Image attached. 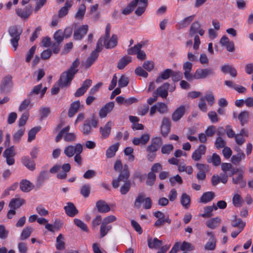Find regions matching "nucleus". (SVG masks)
Masks as SVG:
<instances>
[{"instance_id": "nucleus-1", "label": "nucleus", "mask_w": 253, "mask_h": 253, "mask_svg": "<svg viewBox=\"0 0 253 253\" xmlns=\"http://www.w3.org/2000/svg\"><path fill=\"white\" fill-rule=\"evenodd\" d=\"M98 123V117L93 114L90 118L87 119L82 127V131L85 135L90 134L92 127H96Z\"/></svg>"}, {"instance_id": "nucleus-2", "label": "nucleus", "mask_w": 253, "mask_h": 253, "mask_svg": "<svg viewBox=\"0 0 253 253\" xmlns=\"http://www.w3.org/2000/svg\"><path fill=\"white\" fill-rule=\"evenodd\" d=\"M102 43V38H100L97 41L95 49L93 51H92L90 56L88 57L84 64V66L86 68H89L97 59L98 56V53L100 52L103 48Z\"/></svg>"}, {"instance_id": "nucleus-3", "label": "nucleus", "mask_w": 253, "mask_h": 253, "mask_svg": "<svg viewBox=\"0 0 253 253\" xmlns=\"http://www.w3.org/2000/svg\"><path fill=\"white\" fill-rule=\"evenodd\" d=\"M8 32L12 38L10 40V42L14 47V50H16L18 45V41L22 32V30L20 27L13 26L9 29Z\"/></svg>"}, {"instance_id": "nucleus-4", "label": "nucleus", "mask_w": 253, "mask_h": 253, "mask_svg": "<svg viewBox=\"0 0 253 253\" xmlns=\"http://www.w3.org/2000/svg\"><path fill=\"white\" fill-rule=\"evenodd\" d=\"M129 172L128 170V167L127 165H125L123 170L119 175L117 179H113L112 181V186L114 188H117L119 186V183L121 181L126 182L129 181L128 179L129 177Z\"/></svg>"}, {"instance_id": "nucleus-5", "label": "nucleus", "mask_w": 253, "mask_h": 253, "mask_svg": "<svg viewBox=\"0 0 253 253\" xmlns=\"http://www.w3.org/2000/svg\"><path fill=\"white\" fill-rule=\"evenodd\" d=\"M74 76V74L68 70L62 73L58 82L59 86L62 87L70 84Z\"/></svg>"}, {"instance_id": "nucleus-6", "label": "nucleus", "mask_w": 253, "mask_h": 253, "mask_svg": "<svg viewBox=\"0 0 253 253\" xmlns=\"http://www.w3.org/2000/svg\"><path fill=\"white\" fill-rule=\"evenodd\" d=\"M80 152H83V146L80 143H77L75 146L68 145L65 148L64 150L65 155L69 158L73 157L75 154Z\"/></svg>"}, {"instance_id": "nucleus-7", "label": "nucleus", "mask_w": 253, "mask_h": 253, "mask_svg": "<svg viewBox=\"0 0 253 253\" xmlns=\"http://www.w3.org/2000/svg\"><path fill=\"white\" fill-rule=\"evenodd\" d=\"M213 74V70L210 68H207L205 69H198L196 70L194 74L193 75V80L205 79L208 76H211Z\"/></svg>"}, {"instance_id": "nucleus-8", "label": "nucleus", "mask_w": 253, "mask_h": 253, "mask_svg": "<svg viewBox=\"0 0 253 253\" xmlns=\"http://www.w3.org/2000/svg\"><path fill=\"white\" fill-rule=\"evenodd\" d=\"M169 87V84L168 83H165L154 91L153 94L156 95L157 97L160 96L163 98H166L168 95V90Z\"/></svg>"}, {"instance_id": "nucleus-9", "label": "nucleus", "mask_w": 253, "mask_h": 253, "mask_svg": "<svg viewBox=\"0 0 253 253\" xmlns=\"http://www.w3.org/2000/svg\"><path fill=\"white\" fill-rule=\"evenodd\" d=\"M207 234L210 238L208 242L205 245L204 248L207 251H213L216 248L215 237L212 232L211 231H208Z\"/></svg>"}, {"instance_id": "nucleus-10", "label": "nucleus", "mask_w": 253, "mask_h": 253, "mask_svg": "<svg viewBox=\"0 0 253 253\" xmlns=\"http://www.w3.org/2000/svg\"><path fill=\"white\" fill-rule=\"evenodd\" d=\"M102 38L104 45L106 48L111 49L117 46L118 43V37L116 35H113L111 38L108 40V38Z\"/></svg>"}, {"instance_id": "nucleus-11", "label": "nucleus", "mask_w": 253, "mask_h": 253, "mask_svg": "<svg viewBox=\"0 0 253 253\" xmlns=\"http://www.w3.org/2000/svg\"><path fill=\"white\" fill-rule=\"evenodd\" d=\"M88 31L87 25H83L74 31V38L76 40H80L86 35Z\"/></svg>"}, {"instance_id": "nucleus-12", "label": "nucleus", "mask_w": 253, "mask_h": 253, "mask_svg": "<svg viewBox=\"0 0 253 253\" xmlns=\"http://www.w3.org/2000/svg\"><path fill=\"white\" fill-rule=\"evenodd\" d=\"M192 65V64L189 62H186L183 65V69L184 71V77L189 81H191L193 80V75L191 73Z\"/></svg>"}, {"instance_id": "nucleus-13", "label": "nucleus", "mask_w": 253, "mask_h": 253, "mask_svg": "<svg viewBox=\"0 0 253 253\" xmlns=\"http://www.w3.org/2000/svg\"><path fill=\"white\" fill-rule=\"evenodd\" d=\"M206 147L204 145H200L198 148L196 149L192 154V158L195 161L200 160L202 155H205Z\"/></svg>"}, {"instance_id": "nucleus-14", "label": "nucleus", "mask_w": 253, "mask_h": 253, "mask_svg": "<svg viewBox=\"0 0 253 253\" xmlns=\"http://www.w3.org/2000/svg\"><path fill=\"white\" fill-rule=\"evenodd\" d=\"M19 186L20 190L24 192H29L35 188V185L27 179L22 180L19 183Z\"/></svg>"}, {"instance_id": "nucleus-15", "label": "nucleus", "mask_w": 253, "mask_h": 253, "mask_svg": "<svg viewBox=\"0 0 253 253\" xmlns=\"http://www.w3.org/2000/svg\"><path fill=\"white\" fill-rule=\"evenodd\" d=\"M161 133L163 136L166 137L170 132V121L168 118L163 119L161 126Z\"/></svg>"}, {"instance_id": "nucleus-16", "label": "nucleus", "mask_w": 253, "mask_h": 253, "mask_svg": "<svg viewBox=\"0 0 253 253\" xmlns=\"http://www.w3.org/2000/svg\"><path fill=\"white\" fill-rule=\"evenodd\" d=\"M96 207L98 211L100 213H106L109 212L111 209L107 203L104 200H99L96 203Z\"/></svg>"}, {"instance_id": "nucleus-17", "label": "nucleus", "mask_w": 253, "mask_h": 253, "mask_svg": "<svg viewBox=\"0 0 253 253\" xmlns=\"http://www.w3.org/2000/svg\"><path fill=\"white\" fill-rule=\"evenodd\" d=\"M66 213L70 217H73L78 213L79 211L73 203L69 202L67 205L64 207Z\"/></svg>"}, {"instance_id": "nucleus-18", "label": "nucleus", "mask_w": 253, "mask_h": 253, "mask_svg": "<svg viewBox=\"0 0 253 253\" xmlns=\"http://www.w3.org/2000/svg\"><path fill=\"white\" fill-rule=\"evenodd\" d=\"M150 139V135L148 134H144L140 137H134L132 139V143L135 145L139 144L145 145Z\"/></svg>"}, {"instance_id": "nucleus-19", "label": "nucleus", "mask_w": 253, "mask_h": 253, "mask_svg": "<svg viewBox=\"0 0 253 253\" xmlns=\"http://www.w3.org/2000/svg\"><path fill=\"white\" fill-rule=\"evenodd\" d=\"M25 203V200L19 197L13 198L9 203V207L11 209L16 210L20 208Z\"/></svg>"}, {"instance_id": "nucleus-20", "label": "nucleus", "mask_w": 253, "mask_h": 253, "mask_svg": "<svg viewBox=\"0 0 253 253\" xmlns=\"http://www.w3.org/2000/svg\"><path fill=\"white\" fill-rule=\"evenodd\" d=\"M112 123L111 121L107 122L104 127H100V132L102 137L107 138L110 135L111 130Z\"/></svg>"}, {"instance_id": "nucleus-21", "label": "nucleus", "mask_w": 253, "mask_h": 253, "mask_svg": "<svg viewBox=\"0 0 253 253\" xmlns=\"http://www.w3.org/2000/svg\"><path fill=\"white\" fill-rule=\"evenodd\" d=\"M234 217L231 221V226L233 227H237L238 229H240V230H243L246 226V222L243 221L242 219L237 218L236 215H234Z\"/></svg>"}, {"instance_id": "nucleus-22", "label": "nucleus", "mask_w": 253, "mask_h": 253, "mask_svg": "<svg viewBox=\"0 0 253 253\" xmlns=\"http://www.w3.org/2000/svg\"><path fill=\"white\" fill-rule=\"evenodd\" d=\"M72 4L73 1L72 0H66L65 5L59 10L58 17L61 18L67 15Z\"/></svg>"}, {"instance_id": "nucleus-23", "label": "nucleus", "mask_w": 253, "mask_h": 253, "mask_svg": "<svg viewBox=\"0 0 253 253\" xmlns=\"http://www.w3.org/2000/svg\"><path fill=\"white\" fill-rule=\"evenodd\" d=\"M163 244V242L161 240L155 238L153 239L152 238L148 239V246L150 249H158Z\"/></svg>"}, {"instance_id": "nucleus-24", "label": "nucleus", "mask_w": 253, "mask_h": 253, "mask_svg": "<svg viewBox=\"0 0 253 253\" xmlns=\"http://www.w3.org/2000/svg\"><path fill=\"white\" fill-rule=\"evenodd\" d=\"M119 147V143H117L110 146L106 151V156L107 158H111L114 157L116 152L118 150Z\"/></svg>"}, {"instance_id": "nucleus-25", "label": "nucleus", "mask_w": 253, "mask_h": 253, "mask_svg": "<svg viewBox=\"0 0 253 253\" xmlns=\"http://www.w3.org/2000/svg\"><path fill=\"white\" fill-rule=\"evenodd\" d=\"M21 162L28 169L34 170L35 169V163L30 159L29 157L23 156L21 158Z\"/></svg>"}, {"instance_id": "nucleus-26", "label": "nucleus", "mask_w": 253, "mask_h": 253, "mask_svg": "<svg viewBox=\"0 0 253 253\" xmlns=\"http://www.w3.org/2000/svg\"><path fill=\"white\" fill-rule=\"evenodd\" d=\"M139 6L135 11L137 16H140L144 12L148 5V0H139Z\"/></svg>"}, {"instance_id": "nucleus-27", "label": "nucleus", "mask_w": 253, "mask_h": 253, "mask_svg": "<svg viewBox=\"0 0 253 253\" xmlns=\"http://www.w3.org/2000/svg\"><path fill=\"white\" fill-rule=\"evenodd\" d=\"M215 197V194L213 192H207L202 195L200 198V202L207 203L211 201Z\"/></svg>"}, {"instance_id": "nucleus-28", "label": "nucleus", "mask_w": 253, "mask_h": 253, "mask_svg": "<svg viewBox=\"0 0 253 253\" xmlns=\"http://www.w3.org/2000/svg\"><path fill=\"white\" fill-rule=\"evenodd\" d=\"M217 210V207L213 204L212 206L206 207L204 209V213L201 214V216L205 218H209L212 216L213 210Z\"/></svg>"}, {"instance_id": "nucleus-29", "label": "nucleus", "mask_w": 253, "mask_h": 253, "mask_svg": "<svg viewBox=\"0 0 253 253\" xmlns=\"http://www.w3.org/2000/svg\"><path fill=\"white\" fill-rule=\"evenodd\" d=\"M172 71L171 69H167L162 72L159 77H158L156 80L157 83H160L163 80H167L172 74Z\"/></svg>"}, {"instance_id": "nucleus-30", "label": "nucleus", "mask_w": 253, "mask_h": 253, "mask_svg": "<svg viewBox=\"0 0 253 253\" xmlns=\"http://www.w3.org/2000/svg\"><path fill=\"white\" fill-rule=\"evenodd\" d=\"M139 0H134L131 1L126 7L122 10V13L125 15H127L130 13L136 6Z\"/></svg>"}, {"instance_id": "nucleus-31", "label": "nucleus", "mask_w": 253, "mask_h": 253, "mask_svg": "<svg viewBox=\"0 0 253 253\" xmlns=\"http://www.w3.org/2000/svg\"><path fill=\"white\" fill-rule=\"evenodd\" d=\"M131 61V57L128 56H125L122 57L118 63L117 67L119 69H124L129 63Z\"/></svg>"}, {"instance_id": "nucleus-32", "label": "nucleus", "mask_w": 253, "mask_h": 253, "mask_svg": "<svg viewBox=\"0 0 253 253\" xmlns=\"http://www.w3.org/2000/svg\"><path fill=\"white\" fill-rule=\"evenodd\" d=\"M221 222V219L218 217L213 218L206 222L207 226L211 229H215Z\"/></svg>"}, {"instance_id": "nucleus-33", "label": "nucleus", "mask_w": 253, "mask_h": 253, "mask_svg": "<svg viewBox=\"0 0 253 253\" xmlns=\"http://www.w3.org/2000/svg\"><path fill=\"white\" fill-rule=\"evenodd\" d=\"M190 197L186 193H183L180 198L181 205L186 209H188L190 205Z\"/></svg>"}, {"instance_id": "nucleus-34", "label": "nucleus", "mask_w": 253, "mask_h": 253, "mask_svg": "<svg viewBox=\"0 0 253 253\" xmlns=\"http://www.w3.org/2000/svg\"><path fill=\"white\" fill-rule=\"evenodd\" d=\"M111 229V225H107L102 222L100 228V238H102L105 237Z\"/></svg>"}, {"instance_id": "nucleus-35", "label": "nucleus", "mask_w": 253, "mask_h": 253, "mask_svg": "<svg viewBox=\"0 0 253 253\" xmlns=\"http://www.w3.org/2000/svg\"><path fill=\"white\" fill-rule=\"evenodd\" d=\"M207 161L209 163H212L214 166H218L221 164L220 157L216 153H213L211 157L208 158Z\"/></svg>"}, {"instance_id": "nucleus-36", "label": "nucleus", "mask_w": 253, "mask_h": 253, "mask_svg": "<svg viewBox=\"0 0 253 253\" xmlns=\"http://www.w3.org/2000/svg\"><path fill=\"white\" fill-rule=\"evenodd\" d=\"M33 230V229L31 227H27L24 228L20 235V240H24L28 239L30 236Z\"/></svg>"}, {"instance_id": "nucleus-37", "label": "nucleus", "mask_w": 253, "mask_h": 253, "mask_svg": "<svg viewBox=\"0 0 253 253\" xmlns=\"http://www.w3.org/2000/svg\"><path fill=\"white\" fill-rule=\"evenodd\" d=\"M41 129V126H38L34 127L30 129L28 132V142H31L35 138L36 134Z\"/></svg>"}, {"instance_id": "nucleus-38", "label": "nucleus", "mask_w": 253, "mask_h": 253, "mask_svg": "<svg viewBox=\"0 0 253 253\" xmlns=\"http://www.w3.org/2000/svg\"><path fill=\"white\" fill-rule=\"evenodd\" d=\"M17 14L22 18H27L31 14L30 9H17L16 10Z\"/></svg>"}, {"instance_id": "nucleus-39", "label": "nucleus", "mask_w": 253, "mask_h": 253, "mask_svg": "<svg viewBox=\"0 0 253 253\" xmlns=\"http://www.w3.org/2000/svg\"><path fill=\"white\" fill-rule=\"evenodd\" d=\"M145 198L144 194H139L135 199L134 203V207L137 209H139L141 207V204L144 203Z\"/></svg>"}, {"instance_id": "nucleus-40", "label": "nucleus", "mask_w": 253, "mask_h": 253, "mask_svg": "<svg viewBox=\"0 0 253 253\" xmlns=\"http://www.w3.org/2000/svg\"><path fill=\"white\" fill-rule=\"evenodd\" d=\"M201 27L200 23L198 21H195L193 22L190 29L189 36L192 37L194 34L198 33V31Z\"/></svg>"}, {"instance_id": "nucleus-41", "label": "nucleus", "mask_w": 253, "mask_h": 253, "mask_svg": "<svg viewBox=\"0 0 253 253\" xmlns=\"http://www.w3.org/2000/svg\"><path fill=\"white\" fill-rule=\"evenodd\" d=\"M246 156L244 153L237 154L231 157V162L234 165L238 164L242 160L245 159Z\"/></svg>"}, {"instance_id": "nucleus-42", "label": "nucleus", "mask_w": 253, "mask_h": 253, "mask_svg": "<svg viewBox=\"0 0 253 253\" xmlns=\"http://www.w3.org/2000/svg\"><path fill=\"white\" fill-rule=\"evenodd\" d=\"M86 7L84 4H82L80 5L77 12L75 14V18L78 19H83L85 12Z\"/></svg>"}, {"instance_id": "nucleus-43", "label": "nucleus", "mask_w": 253, "mask_h": 253, "mask_svg": "<svg viewBox=\"0 0 253 253\" xmlns=\"http://www.w3.org/2000/svg\"><path fill=\"white\" fill-rule=\"evenodd\" d=\"M63 236L60 234L56 238V248L58 250H62L65 248V242L63 241Z\"/></svg>"}, {"instance_id": "nucleus-44", "label": "nucleus", "mask_w": 253, "mask_h": 253, "mask_svg": "<svg viewBox=\"0 0 253 253\" xmlns=\"http://www.w3.org/2000/svg\"><path fill=\"white\" fill-rule=\"evenodd\" d=\"M168 109V106L164 103H157L153 106L150 111H166Z\"/></svg>"}, {"instance_id": "nucleus-45", "label": "nucleus", "mask_w": 253, "mask_h": 253, "mask_svg": "<svg viewBox=\"0 0 253 253\" xmlns=\"http://www.w3.org/2000/svg\"><path fill=\"white\" fill-rule=\"evenodd\" d=\"M249 118V114L248 112H241L238 116V118L240 121L241 125L243 126L245 124L248 122Z\"/></svg>"}, {"instance_id": "nucleus-46", "label": "nucleus", "mask_w": 253, "mask_h": 253, "mask_svg": "<svg viewBox=\"0 0 253 253\" xmlns=\"http://www.w3.org/2000/svg\"><path fill=\"white\" fill-rule=\"evenodd\" d=\"M74 222L75 224L77 227L80 228L83 231L86 232H87L88 231V229L86 224H85L81 220L78 219V218H75L74 219Z\"/></svg>"}, {"instance_id": "nucleus-47", "label": "nucleus", "mask_w": 253, "mask_h": 253, "mask_svg": "<svg viewBox=\"0 0 253 253\" xmlns=\"http://www.w3.org/2000/svg\"><path fill=\"white\" fill-rule=\"evenodd\" d=\"M178 170L179 172H186L188 174H192L193 168L191 166H186L184 164H180L178 167Z\"/></svg>"}, {"instance_id": "nucleus-48", "label": "nucleus", "mask_w": 253, "mask_h": 253, "mask_svg": "<svg viewBox=\"0 0 253 253\" xmlns=\"http://www.w3.org/2000/svg\"><path fill=\"white\" fill-rule=\"evenodd\" d=\"M195 17V15H192L185 18L179 23L180 26L181 27H187L194 19Z\"/></svg>"}, {"instance_id": "nucleus-49", "label": "nucleus", "mask_w": 253, "mask_h": 253, "mask_svg": "<svg viewBox=\"0 0 253 253\" xmlns=\"http://www.w3.org/2000/svg\"><path fill=\"white\" fill-rule=\"evenodd\" d=\"M142 47V44L139 43L135 45L134 46L129 48L127 50V52L129 55L136 54L139 50L141 49Z\"/></svg>"}, {"instance_id": "nucleus-50", "label": "nucleus", "mask_w": 253, "mask_h": 253, "mask_svg": "<svg viewBox=\"0 0 253 253\" xmlns=\"http://www.w3.org/2000/svg\"><path fill=\"white\" fill-rule=\"evenodd\" d=\"M90 192V186L89 184H84L81 188V194L84 197L89 196Z\"/></svg>"}, {"instance_id": "nucleus-51", "label": "nucleus", "mask_w": 253, "mask_h": 253, "mask_svg": "<svg viewBox=\"0 0 253 253\" xmlns=\"http://www.w3.org/2000/svg\"><path fill=\"white\" fill-rule=\"evenodd\" d=\"M165 222H167L168 224L171 223V220L169 218L168 215H167L166 218H158L155 222L154 225L157 227H160L162 226Z\"/></svg>"}, {"instance_id": "nucleus-52", "label": "nucleus", "mask_w": 253, "mask_h": 253, "mask_svg": "<svg viewBox=\"0 0 253 253\" xmlns=\"http://www.w3.org/2000/svg\"><path fill=\"white\" fill-rule=\"evenodd\" d=\"M156 176L154 173L152 172H149L146 182V184L150 186H152L154 184V182L156 180Z\"/></svg>"}, {"instance_id": "nucleus-53", "label": "nucleus", "mask_w": 253, "mask_h": 253, "mask_svg": "<svg viewBox=\"0 0 253 253\" xmlns=\"http://www.w3.org/2000/svg\"><path fill=\"white\" fill-rule=\"evenodd\" d=\"M214 145L217 149H219L222 148H224L226 146V142L221 137L218 136L215 140Z\"/></svg>"}, {"instance_id": "nucleus-54", "label": "nucleus", "mask_w": 253, "mask_h": 253, "mask_svg": "<svg viewBox=\"0 0 253 253\" xmlns=\"http://www.w3.org/2000/svg\"><path fill=\"white\" fill-rule=\"evenodd\" d=\"M25 130V128L23 127L21 128L17 132H16L13 135V140L16 142H19L21 137L24 134Z\"/></svg>"}, {"instance_id": "nucleus-55", "label": "nucleus", "mask_w": 253, "mask_h": 253, "mask_svg": "<svg viewBox=\"0 0 253 253\" xmlns=\"http://www.w3.org/2000/svg\"><path fill=\"white\" fill-rule=\"evenodd\" d=\"M84 106L81 104L80 101L73 102L70 106L69 111H78L83 109Z\"/></svg>"}, {"instance_id": "nucleus-56", "label": "nucleus", "mask_w": 253, "mask_h": 253, "mask_svg": "<svg viewBox=\"0 0 253 253\" xmlns=\"http://www.w3.org/2000/svg\"><path fill=\"white\" fill-rule=\"evenodd\" d=\"M79 64V59L78 58L76 59V60L73 62L71 66L70 67L69 69L68 70V71L70 72V73H72L73 74L75 75L78 71V70L77 68L78 67Z\"/></svg>"}, {"instance_id": "nucleus-57", "label": "nucleus", "mask_w": 253, "mask_h": 253, "mask_svg": "<svg viewBox=\"0 0 253 253\" xmlns=\"http://www.w3.org/2000/svg\"><path fill=\"white\" fill-rule=\"evenodd\" d=\"M205 100H206L210 106L212 105L215 102V98L213 94L211 92H208L203 97Z\"/></svg>"}, {"instance_id": "nucleus-58", "label": "nucleus", "mask_w": 253, "mask_h": 253, "mask_svg": "<svg viewBox=\"0 0 253 253\" xmlns=\"http://www.w3.org/2000/svg\"><path fill=\"white\" fill-rule=\"evenodd\" d=\"M131 183L130 181L125 182L120 188V192L122 195H126L130 190Z\"/></svg>"}, {"instance_id": "nucleus-59", "label": "nucleus", "mask_w": 253, "mask_h": 253, "mask_svg": "<svg viewBox=\"0 0 253 253\" xmlns=\"http://www.w3.org/2000/svg\"><path fill=\"white\" fill-rule=\"evenodd\" d=\"M180 249L181 251H192L194 249V246L190 243L186 241H184L181 246Z\"/></svg>"}, {"instance_id": "nucleus-60", "label": "nucleus", "mask_w": 253, "mask_h": 253, "mask_svg": "<svg viewBox=\"0 0 253 253\" xmlns=\"http://www.w3.org/2000/svg\"><path fill=\"white\" fill-rule=\"evenodd\" d=\"M15 155L14 152V146H12L7 149H6L3 153V156L5 157H14Z\"/></svg>"}, {"instance_id": "nucleus-61", "label": "nucleus", "mask_w": 253, "mask_h": 253, "mask_svg": "<svg viewBox=\"0 0 253 253\" xmlns=\"http://www.w3.org/2000/svg\"><path fill=\"white\" fill-rule=\"evenodd\" d=\"M54 39L57 42L61 43L64 39V36L61 30H58L54 34Z\"/></svg>"}, {"instance_id": "nucleus-62", "label": "nucleus", "mask_w": 253, "mask_h": 253, "mask_svg": "<svg viewBox=\"0 0 253 253\" xmlns=\"http://www.w3.org/2000/svg\"><path fill=\"white\" fill-rule=\"evenodd\" d=\"M128 79L125 76H122L119 80L118 84L120 87H124L127 85L128 84Z\"/></svg>"}, {"instance_id": "nucleus-63", "label": "nucleus", "mask_w": 253, "mask_h": 253, "mask_svg": "<svg viewBox=\"0 0 253 253\" xmlns=\"http://www.w3.org/2000/svg\"><path fill=\"white\" fill-rule=\"evenodd\" d=\"M151 145L157 147L159 149L162 144V140L160 137H155L152 139Z\"/></svg>"}, {"instance_id": "nucleus-64", "label": "nucleus", "mask_w": 253, "mask_h": 253, "mask_svg": "<svg viewBox=\"0 0 253 253\" xmlns=\"http://www.w3.org/2000/svg\"><path fill=\"white\" fill-rule=\"evenodd\" d=\"M173 149V146L172 144H167L162 146L161 152L163 154H169Z\"/></svg>"}]
</instances>
